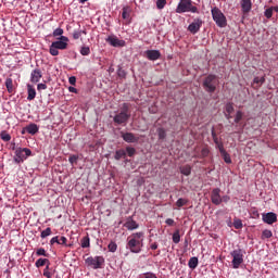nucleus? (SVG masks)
Returning <instances> with one entry per match:
<instances>
[{
  "label": "nucleus",
  "mask_w": 278,
  "mask_h": 278,
  "mask_svg": "<svg viewBox=\"0 0 278 278\" xmlns=\"http://www.w3.org/2000/svg\"><path fill=\"white\" fill-rule=\"evenodd\" d=\"M108 249L111 253H116L118 245L116 244V242H111V243H109Z\"/></svg>",
  "instance_id": "obj_29"
},
{
  "label": "nucleus",
  "mask_w": 278,
  "mask_h": 278,
  "mask_svg": "<svg viewBox=\"0 0 278 278\" xmlns=\"http://www.w3.org/2000/svg\"><path fill=\"white\" fill-rule=\"evenodd\" d=\"M211 14L217 27H227V17H225V14L223 13V11H220V9L216 7L213 8L211 10Z\"/></svg>",
  "instance_id": "obj_4"
},
{
  "label": "nucleus",
  "mask_w": 278,
  "mask_h": 278,
  "mask_svg": "<svg viewBox=\"0 0 278 278\" xmlns=\"http://www.w3.org/2000/svg\"><path fill=\"white\" fill-rule=\"evenodd\" d=\"M254 84H264V78H254Z\"/></svg>",
  "instance_id": "obj_54"
},
{
  "label": "nucleus",
  "mask_w": 278,
  "mask_h": 278,
  "mask_svg": "<svg viewBox=\"0 0 278 278\" xmlns=\"http://www.w3.org/2000/svg\"><path fill=\"white\" fill-rule=\"evenodd\" d=\"M225 116H226V118H227L228 121H230V118H231V114H229V113H225Z\"/></svg>",
  "instance_id": "obj_61"
},
{
  "label": "nucleus",
  "mask_w": 278,
  "mask_h": 278,
  "mask_svg": "<svg viewBox=\"0 0 278 278\" xmlns=\"http://www.w3.org/2000/svg\"><path fill=\"white\" fill-rule=\"evenodd\" d=\"M146 55L148 60H151L152 62H155V60H160V51L157 50H148L146 51Z\"/></svg>",
  "instance_id": "obj_18"
},
{
  "label": "nucleus",
  "mask_w": 278,
  "mask_h": 278,
  "mask_svg": "<svg viewBox=\"0 0 278 278\" xmlns=\"http://www.w3.org/2000/svg\"><path fill=\"white\" fill-rule=\"evenodd\" d=\"M40 236L42 239L48 238V236H51V228L50 227L46 228L43 231H41Z\"/></svg>",
  "instance_id": "obj_34"
},
{
  "label": "nucleus",
  "mask_w": 278,
  "mask_h": 278,
  "mask_svg": "<svg viewBox=\"0 0 278 278\" xmlns=\"http://www.w3.org/2000/svg\"><path fill=\"white\" fill-rule=\"evenodd\" d=\"M177 207H184V205H188V200L180 198L176 202Z\"/></svg>",
  "instance_id": "obj_30"
},
{
  "label": "nucleus",
  "mask_w": 278,
  "mask_h": 278,
  "mask_svg": "<svg viewBox=\"0 0 278 278\" xmlns=\"http://www.w3.org/2000/svg\"><path fill=\"white\" fill-rule=\"evenodd\" d=\"M73 38H74V40H79V38H81V31L75 30L73 33Z\"/></svg>",
  "instance_id": "obj_44"
},
{
  "label": "nucleus",
  "mask_w": 278,
  "mask_h": 278,
  "mask_svg": "<svg viewBox=\"0 0 278 278\" xmlns=\"http://www.w3.org/2000/svg\"><path fill=\"white\" fill-rule=\"evenodd\" d=\"M180 172L182 175H186V177H188V175L192 173V168L189 165H185L180 168Z\"/></svg>",
  "instance_id": "obj_24"
},
{
  "label": "nucleus",
  "mask_w": 278,
  "mask_h": 278,
  "mask_svg": "<svg viewBox=\"0 0 278 278\" xmlns=\"http://www.w3.org/2000/svg\"><path fill=\"white\" fill-rule=\"evenodd\" d=\"M214 142H215L216 146L222 143L220 141H218V138H216V137H214Z\"/></svg>",
  "instance_id": "obj_60"
},
{
  "label": "nucleus",
  "mask_w": 278,
  "mask_h": 278,
  "mask_svg": "<svg viewBox=\"0 0 278 278\" xmlns=\"http://www.w3.org/2000/svg\"><path fill=\"white\" fill-rule=\"evenodd\" d=\"M46 264H49V261L47 258H39L36 261L35 266L37 268H40V267L45 266Z\"/></svg>",
  "instance_id": "obj_26"
},
{
  "label": "nucleus",
  "mask_w": 278,
  "mask_h": 278,
  "mask_svg": "<svg viewBox=\"0 0 278 278\" xmlns=\"http://www.w3.org/2000/svg\"><path fill=\"white\" fill-rule=\"evenodd\" d=\"M211 199L214 205H220V203H223V198H220V189H214L212 191Z\"/></svg>",
  "instance_id": "obj_13"
},
{
  "label": "nucleus",
  "mask_w": 278,
  "mask_h": 278,
  "mask_svg": "<svg viewBox=\"0 0 278 278\" xmlns=\"http://www.w3.org/2000/svg\"><path fill=\"white\" fill-rule=\"evenodd\" d=\"M25 130L27 131V134L35 136V134H38V125L29 124L28 126L25 127Z\"/></svg>",
  "instance_id": "obj_20"
},
{
  "label": "nucleus",
  "mask_w": 278,
  "mask_h": 278,
  "mask_svg": "<svg viewBox=\"0 0 278 278\" xmlns=\"http://www.w3.org/2000/svg\"><path fill=\"white\" fill-rule=\"evenodd\" d=\"M31 155V150L29 148H16L14 162L16 164L23 163L24 160H27Z\"/></svg>",
  "instance_id": "obj_6"
},
{
  "label": "nucleus",
  "mask_w": 278,
  "mask_h": 278,
  "mask_svg": "<svg viewBox=\"0 0 278 278\" xmlns=\"http://www.w3.org/2000/svg\"><path fill=\"white\" fill-rule=\"evenodd\" d=\"M122 138L125 142L128 143L138 142V140H140V138L134 135V132H122Z\"/></svg>",
  "instance_id": "obj_12"
},
{
  "label": "nucleus",
  "mask_w": 278,
  "mask_h": 278,
  "mask_svg": "<svg viewBox=\"0 0 278 278\" xmlns=\"http://www.w3.org/2000/svg\"><path fill=\"white\" fill-rule=\"evenodd\" d=\"M130 13H131V9L129 7H124L122 12V18L127 21V18H129Z\"/></svg>",
  "instance_id": "obj_23"
},
{
  "label": "nucleus",
  "mask_w": 278,
  "mask_h": 278,
  "mask_svg": "<svg viewBox=\"0 0 278 278\" xmlns=\"http://www.w3.org/2000/svg\"><path fill=\"white\" fill-rule=\"evenodd\" d=\"M186 12H191L192 14H199V9L192 5V0H180L177 8V14H184Z\"/></svg>",
  "instance_id": "obj_3"
},
{
  "label": "nucleus",
  "mask_w": 278,
  "mask_h": 278,
  "mask_svg": "<svg viewBox=\"0 0 278 278\" xmlns=\"http://www.w3.org/2000/svg\"><path fill=\"white\" fill-rule=\"evenodd\" d=\"M68 83L71 84V86H75V84H77V78L75 76H72L68 78Z\"/></svg>",
  "instance_id": "obj_47"
},
{
  "label": "nucleus",
  "mask_w": 278,
  "mask_h": 278,
  "mask_svg": "<svg viewBox=\"0 0 278 278\" xmlns=\"http://www.w3.org/2000/svg\"><path fill=\"white\" fill-rule=\"evenodd\" d=\"M127 155V152L125 150H117L115 152V160H123Z\"/></svg>",
  "instance_id": "obj_27"
},
{
  "label": "nucleus",
  "mask_w": 278,
  "mask_h": 278,
  "mask_svg": "<svg viewBox=\"0 0 278 278\" xmlns=\"http://www.w3.org/2000/svg\"><path fill=\"white\" fill-rule=\"evenodd\" d=\"M165 5H166V0H157L156 1L157 10H164Z\"/></svg>",
  "instance_id": "obj_33"
},
{
  "label": "nucleus",
  "mask_w": 278,
  "mask_h": 278,
  "mask_svg": "<svg viewBox=\"0 0 278 278\" xmlns=\"http://www.w3.org/2000/svg\"><path fill=\"white\" fill-rule=\"evenodd\" d=\"M189 268L194 270L199 266V258L198 257H191L188 263Z\"/></svg>",
  "instance_id": "obj_21"
},
{
  "label": "nucleus",
  "mask_w": 278,
  "mask_h": 278,
  "mask_svg": "<svg viewBox=\"0 0 278 278\" xmlns=\"http://www.w3.org/2000/svg\"><path fill=\"white\" fill-rule=\"evenodd\" d=\"M118 75H119V77H123V76H125V72L124 71H119Z\"/></svg>",
  "instance_id": "obj_63"
},
{
  "label": "nucleus",
  "mask_w": 278,
  "mask_h": 278,
  "mask_svg": "<svg viewBox=\"0 0 278 278\" xmlns=\"http://www.w3.org/2000/svg\"><path fill=\"white\" fill-rule=\"evenodd\" d=\"M79 31H81V34H84L85 36H86V34H87L86 30H79Z\"/></svg>",
  "instance_id": "obj_64"
},
{
  "label": "nucleus",
  "mask_w": 278,
  "mask_h": 278,
  "mask_svg": "<svg viewBox=\"0 0 278 278\" xmlns=\"http://www.w3.org/2000/svg\"><path fill=\"white\" fill-rule=\"evenodd\" d=\"M36 253H37V255H39V256L42 255L43 257H47L49 255V254H47V251L42 248L38 249Z\"/></svg>",
  "instance_id": "obj_42"
},
{
  "label": "nucleus",
  "mask_w": 278,
  "mask_h": 278,
  "mask_svg": "<svg viewBox=\"0 0 278 278\" xmlns=\"http://www.w3.org/2000/svg\"><path fill=\"white\" fill-rule=\"evenodd\" d=\"M68 162L72 164H75L77 162V156L76 155L70 156Z\"/></svg>",
  "instance_id": "obj_52"
},
{
  "label": "nucleus",
  "mask_w": 278,
  "mask_h": 278,
  "mask_svg": "<svg viewBox=\"0 0 278 278\" xmlns=\"http://www.w3.org/2000/svg\"><path fill=\"white\" fill-rule=\"evenodd\" d=\"M150 249H152V251H155L157 249V243H152L150 245Z\"/></svg>",
  "instance_id": "obj_56"
},
{
  "label": "nucleus",
  "mask_w": 278,
  "mask_h": 278,
  "mask_svg": "<svg viewBox=\"0 0 278 278\" xmlns=\"http://www.w3.org/2000/svg\"><path fill=\"white\" fill-rule=\"evenodd\" d=\"M233 227H235V229H242V220L235 219L233 220Z\"/></svg>",
  "instance_id": "obj_40"
},
{
  "label": "nucleus",
  "mask_w": 278,
  "mask_h": 278,
  "mask_svg": "<svg viewBox=\"0 0 278 278\" xmlns=\"http://www.w3.org/2000/svg\"><path fill=\"white\" fill-rule=\"evenodd\" d=\"M271 10H273L274 12H277V13H278V5H277V7H271Z\"/></svg>",
  "instance_id": "obj_62"
},
{
  "label": "nucleus",
  "mask_w": 278,
  "mask_h": 278,
  "mask_svg": "<svg viewBox=\"0 0 278 278\" xmlns=\"http://www.w3.org/2000/svg\"><path fill=\"white\" fill-rule=\"evenodd\" d=\"M105 41L111 45V47H125V40L118 39L115 35H110Z\"/></svg>",
  "instance_id": "obj_10"
},
{
  "label": "nucleus",
  "mask_w": 278,
  "mask_h": 278,
  "mask_svg": "<svg viewBox=\"0 0 278 278\" xmlns=\"http://www.w3.org/2000/svg\"><path fill=\"white\" fill-rule=\"evenodd\" d=\"M63 34H64V29H62V28H56L53 31V36L54 37H56V36H61L62 37Z\"/></svg>",
  "instance_id": "obj_43"
},
{
  "label": "nucleus",
  "mask_w": 278,
  "mask_h": 278,
  "mask_svg": "<svg viewBox=\"0 0 278 278\" xmlns=\"http://www.w3.org/2000/svg\"><path fill=\"white\" fill-rule=\"evenodd\" d=\"M165 223H166V225L173 226V225H175V219H173V218H167V219L165 220Z\"/></svg>",
  "instance_id": "obj_53"
},
{
  "label": "nucleus",
  "mask_w": 278,
  "mask_h": 278,
  "mask_svg": "<svg viewBox=\"0 0 278 278\" xmlns=\"http://www.w3.org/2000/svg\"><path fill=\"white\" fill-rule=\"evenodd\" d=\"M217 149L219 150V152L222 153V155H225V148L223 147V143H217Z\"/></svg>",
  "instance_id": "obj_48"
},
{
  "label": "nucleus",
  "mask_w": 278,
  "mask_h": 278,
  "mask_svg": "<svg viewBox=\"0 0 278 278\" xmlns=\"http://www.w3.org/2000/svg\"><path fill=\"white\" fill-rule=\"evenodd\" d=\"M229 197L228 195H224L223 198H222V201H224L225 203H227L228 201H229Z\"/></svg>",
  "instance_id": "obj_57"
},
{
  "label": "nucleus",
  "mask_w": 278,
  "mask_h": 278,
  "mask_svg": "<svg viewBox=\"0 0 278 278\" xmlns=\"http://www.w3.org/2000/svg\"><path fill=\"white\" fill-rule=\"evenodd\" d=\"M157 131H159V137L161 139L166 138V131L164 130V128H159Z\"/></svg>",
  "instance_id": "obj_45"
},
{
  "label": "nucleus",
  "mask_w": 278,
  "mask_h": 278,
  "mask_svg": "<svg viewBox=\"0 0 278 278\" xmlns=\"http://www.w3.org/2000/svg\"><path fill=\"white\" fill-rule=\"evenodd\" d=\"M40 79H42V72L38 68L34 70L30 74V81H33V84H38Z\"/></svg>",
  "instance_id": "obj_16"
},
{
  "label": "nucleus",
  "mask_w": 278,
  "mask_h": 278,
  "mask_svg": "<svg viewBox=\"0 0 278 278\" xmlns=\"http://www.w3.org/2000/svg\"><path fill=\"white\" fill-rule=\"evenodd\" d=\"M242 116H244V113H242V111H237L235 116V123H240L242 121Z\"/></svg>",
  "instance_id": "obj_31"
},
{
  "label": "nucleus",
  "mask_w": 278,
  "mask_h": 278,
  "mask_svg": "<svg viewBox=\"0 0 278 278\" xmlns=\"http://www.w3.org/2000/svg\"><path fill=\"white\" fill-rule=\"evenodd\" d=\"M66 237H61V239L59 240L60 243L59 244H66Z\"/></svg>",
  "instance_id": "obj_55"
},
{
  "label": "nucleus",
  "mask_w": 278,
  "mask_h": 278,
  "mask_svg": "<svg viewBox=\"0 0 278 278\" xmlns=\"http://www.w3.org/2000/svg\"><path fill=\"white\" fill-rule=\"evenodd\" d=\"M230 255L232 257V268H240V264L244 262V251L237 249L233 250Z\"/></svg>",
  "instance_id": "obj_7"
},
{
  "label": "nucleus",
  "mask_w": 278,
  "mask_h": 278,
  "mask_svg": "<svg viewBox=\"0 0 278 278\" xmlns=\"http://www.w3.org/2000/svg\"><path fill=\"white\" fill-rule=\"evenodd\" d=\"M144 247V232H134L127 238V249L130 253H140Z\"/></svg>",
  "instance_id": "obj_1"
},
{
  "label": "nucleus",
  "mask_w": 278,
  "mask_h": 278,
  "mask_svg": "<svg viewBox=\"0 0 278 278\" xmlns=\"http://www.w3.org/2000/svg\"><path fill=\"white\" fill-rule=\"evenodd\" d=\"M252 8H253V2H251V0H241V10L243 14L251 12Z\"/></svg>",
  "instance_id": "obj_17"
},
{
  "label": "nucleus",
  "mask_w": 278,
  "mask_h": 278,
  "mask_svg": "<svg viewBox=\"0 0 278 278\" xmlns=\"http://www.w3.org/2000/svg\"><path fill=\"white\" fill-rule=\"evenodd\" d=\"M143 278H157V276L153 273H147L143 275Z\"/></svg>",
  "instance_id": "obj_51"
},
{
  "label": "nucleus",
  "mask_w": 278,
  "mask_h": 278,
  "mask_svg": "<svg viewBox=\"0 0 278 278\" xmlns=\"http://www.w3.org/2000/svg\"><path fill=\"white\" fill-rule=\"evenodd\" d=\"M43 277H47V278L53 277V275L51 274V271H49V265H47L46 268H45V270H43Z\"/></svg>",
  "instance_id": "obj_41"
},
{
  "label": "nucleus",
  "mask_w": 278,
  "mask_h": 278,
  "mask_svg": "<svg viewBox=\"0 0 278 278\" xmlns=\"http://www.w3.org/2000/svg\"><path fill=\"white\" fill-rule=\"evenodd\" d=\"M80 53L83 55H90V47H81Z\"/></svg>",
  "instance_id": "obj_37"
},
{
  "label": "nucleus",
  "mask_w": 278,
  "mask_h": 278,
  "mask_svg": "<svg viewBox=\"0 0 278 278\" xmlns=\"http://www.w3.org/2000/svg\"><path fill=\"white\" fill-rule=\"evenodd\" d=\"M273 7H270L265 10L264 15L266 16V18H273Z\"/></svg>",
  "instance_id": "obj_35"
},
{
  "label": "nucleus",
  "mask_w": 278,
  "mask_h": 278,
  "mask_svg": "<svg viewBox=\"0 0 278 278\" xmlns=\"http://www.w3.org/2000/svg\"><path fill=\"white\" fill-rule=\"evenodd\" d=\"M80 247L83 249H88L90 248V237L86 236L80 240Z\"/></svg>",
  "instance_id": "obj_22"
},
{
  "label": "nucleus",
  "mask_w": 278,
  "mask_h": 278,
  "mask_svg": "<svg viewBox=\"0 0 278 278\" xmlns=\"http://www.w3.org/2000/svg\"><path fill=\"white\" fill-rule=\"evenodd\" d=\"M37 90H39V91H40V90H47V84H42V83H41V84H38V85H37Z\"/></svg>",
  "instance_id": "obj_49"
},
{
  "label": "nucleus",
  "mask_w": 278,
  "mask_h": 278,
  "mask_svg": "<svg viewBox=\"0 0 278 278\" xmlns=\"http://www.w3.org/2000/svg\"><path fill=\"white\" fill-rule=\"evenodd\" d=\"M268 238H273V231L269 230V229L263 230V232H262V239H263V240H266V239H268Z\"/></svg>",
  "instance_id": "obj_28"
},
{
  "label": "nucleus",
  "mask_w": 278,
  "mask_h": 278,
  "mask_svg": "<svg viewBox=\"0 0 278 278\" xmlns=\"http://www.w3.org/2000/svg\"><path fill=\"white\" fill-rule=\"evenodd\" d=\"M64 51V49H68V37L61 36L59 40L53 41L50 46V54L53 56L60 55V51Z\"/></svg>",
  "instance_id": "obj_2"
},
{
  "label": "nucleus",
  "mask_w": 278,
  "mask_h": 278,
  "mask_svg": "<svg viewBox=\"0 0 278 278\" xmlns=\"http://www.w3.org/2000/svg\"><path fill=\"white\" fill-rule=\"evenodd\" d=\"M68 90L70 92H77V89L75 87H70Z\"/></svg>",
  "instance_id": "obj_59"
},
{
  "label": "nucleus",
  "mask_w": 278,
  "mask_h": 278,
  "mask_svg": "<svg viewBox=\"0 0 278 278\" xmlns=\"http://www.w3.org/2000/svg\"><path fill=\"white\" fill-rule=\"evenodd\" d=\"M203 86L206 92H214V90H216V86H218V78L214 75H208L204 79Z\"/></svg>",
  "instance_id": "obj_8"
},
{
  "label": "nucleus",
  "mask_w": 278,
  "mask_h": 278,
  "mask_svg": "<svg viewBox=\"0 0 278 278\" xmlns=\"http://www.w3.org/2000/svg\"><path fill=\"white\" fill-rule=\"evenodd\" d=\"M223 155H224V160H225L226 164H231V157L228 155V153L225 152V154H223Z\"/></svg>",
  "instance_id": "obj_46"
},
{
  "label": "nucleus",
  "mask_w": 278,
  "mask_h": 278,
  "mask_svg": "<svg viewBox=\"0 0 278 278\" xmlns=\"http://www.w3.org/2000/svg\"><path fill=\"white\" fill-rule=\"evenodd\" d=\"M50 244H60V239L58 237H53L51 240H50Z\"/></svg>",
  "instance_id": "obj_50"
},
{
  "label": "nucleus",
  "mask_w": 278,
  "mask_h": 278,
  "mask_svg": "<svg viewBox=\"0 0 278 278\" xmlns=\"http://www.w3.org/2000/svg\"><path fill=\"white\" fill-rule=\"evenodd\" d=\"M207 153H210V150H208V149H203V150H202V155H207Z\"/></svg>",
  "instance_id": "obj_58"
},
{
  "label": "nucleus",
  "mask_w": 278,
  "mask_h": 278,
  "mask_svg": "<svg viewBox=\"0 0 278 278\" xmlns=\"http://www.w3.org/2000/svg\"><path fill=\"white\" fill-rule=\"evenodd\" d=\"M1 138L4 142H10V140H12V137L8 132H2Z\"/></svg>",
  "instance_id": "obj_36"
},
{
  "label": "nucleus",
  "mask_w": 278,
  "mask_h": 278,
  "mask_svg": "<svg viewBox=\"0 0 278 278\" xmlns=\"http://www.w3.org/2000/svg\"><path fill=\"white\" fill-rule=\"evenodd\" d=\"M124 227L128 229V231H134L135 229H138L140 225L134 218L128 217L124 224Z\"/></svg>",
  "instance_id": "obj_14"
},
{
  "label": "nucleus",
  "mask_w": 278,
  "mask_h": 278,
  "mask_svg": "<svg viewBox=\"0 0 278 278\" xmlns=\"http://www.w3.org/2000/svg\"><path fill=\"white\" fill-rule=\"evenodd\" d=\"M5 86H7V89L9 90V92H10V90H12V88H13L12 78H7Z\"/></svg>",
  "instance_id": "obj_38"
},
{
  "label": "nucleus",
  "mask_w": 278,
  "mask_h": 278,
  "mask_svg": "<svg viewBox=\"0 0 278 278\" xmlns=\"http://www.w3.org/2000/svg\"><path fill=\"white\" fill-rule=\"evenodd\" d=\"M85 264L89 266V268H93V270H97L105 264V258L103 256H89L85 260Z\"/></svg>",
  "instance_id": "obj_5"
},
{
  "label": "nucleus",
  "mask_w": 278,
  "mask_h": 278,
  "mask_svg": "<svg viewBox=\"0 0 278 278\" xmlns=\"http://www.w3.org/2000/svg\"><path fill=\"white\" fill-rule=\"evenodd\" d=\"M27 92H28L27 100L34 101L36 99V89L34 88V86L27 85Z\"/></svg>",
  "instance_id": "obj_19"
},
{
  "label": "nucleus",
  "mask_w": 278,
  "mask_h": 278,
  "mask_svg": "<svg viewBox=\"0 0 278 278\" xmlns=\"http://www.w3.org/2000/svg\"><path fill=\"white\" fill-rule=\"evenodd\" d=\"M203 25V21L201 18H195L189 26L188 30L191 34H198L199 29H201Z\"/></svg>",
  "instance_id": "obj_11"
},
{
  "label": "nucleus",
  "mask_w": 278,
  "mask_h": 278,
  "mask_svg": "<svg viewBox=\"0 0 278 278\" xmlns=\"http://www.w3.org/2000/svg\"><path fill=\"white\" fill-rule=\"evenodd\" d=\"M126 153L129 157H134V155H136V149L131 148V147H127L126 148Z\"/></svg>",
  "instance_id": "obj_32"
},
{
  "label": "nucleus",
  "mask_w": 278,
  "mask_h": 278,
  "mask_svg": "<svg viewBox=\"0 0 278 278\" xmlns=\"http://www.w3.org/2000/svg\"><path fill=\"white\" fill-rule=\"evenodd\" d=\"M263 222H265L267 225H273L277 223V214L269 212L267 214H263Z\"/></svg>",
  "instance_id": "obj_15"
},
{
  "label": "nucleus",
  "mask_w": 278,
  "mask_h": 278,
  "mask_svg": "<svg viewBox=\"0 0 278 278\" xmlns=\"http://www.w3.org/2000/svg\"><path fill=\"white\" fill-rule=\"evenodd\" d=\"M114 123L117 125H123V123H127L129 121V114L127 113V110H124L116 114L113 118Z\"/></svg>",
  "instance_id": "obj_9"
},
{
  "label": "nucleus",
  "mask_w": 278,
  "mask_h": 278,
  "mask_svg": "<svg viewBox=\"0 0 278 278\" xmlns=\"http://www.w3.org/2000/svg\"><path fill=\"white\" fill-rule=\"evenodd\" d=\"M173 242L175 244H179V242H181V236L179 235V230H176L174 233H173Z\"/></svg>",
  "instance_id": "obj_25"
},
{
  "label": "nucleus",
  "mask_w": 278,
  "mask_h": 278,
  "mask_svg": "<svg viewBox=\"0 0 278 278\" xmlns=\"http://www.w3.org/2000/svg\"><path fill=\"white\" fill-rule=\"evenodd\" d=\"M226 114H233V104L228 103L226 104Z\"/></svg>",
  "instance_id": "obj_39"
}]
</instances>
